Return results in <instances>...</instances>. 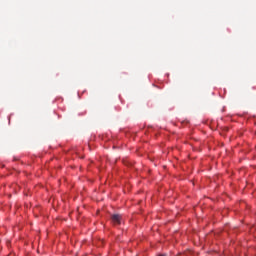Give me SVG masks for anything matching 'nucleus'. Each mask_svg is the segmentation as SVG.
<instances>
[{"label":"nucleus","mask_w":256,"mask_h":256,"mask_svg":"<svg viewBox=\"0 0 256 256\" xmlns=\"http://www.w3.org/2000/svg\"><path fill=\"white\" fill-rule=\"evenodd\" d=\"M159 256H167V255H165V254H160Z\"/></svg>","instance_id":"obj_2"},{"label":"nucleus","mask_w":256,"mask_h":256,"mask_svg":"<svg viewBox=\"0 0 256 256\" xmlns=\"http://www.w3.org/2000/svg\"><path fill=\"white\" fill-rule=\"evenodd\" d=\"M113 225H121L122 216L120 214H114L111 217Z\"/></svg>","instance_id":"obj_1"}]
</instances>
